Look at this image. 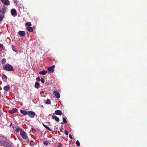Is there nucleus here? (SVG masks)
Masks as SVG:
<instances>
[{
    "mask_svg": "<svg viewBox=\"0 0 147 147\" xmlns=\"http://www.w3.org/2000/svg\"><path fill=\"white\" fill-rule=\"evenodd\" d=\"M20 113L24 115H28V116L30 118H34L36 113L33 111H27L24 110H21Z\"/></svg>",
    "mask_w": 147,
    "mask_h": 147,
    "instance_id": "obj_1",
    "label": "nucleus"
},
{
    "mask_svg": "<svg viewBox=\"0 0 147 147\" xmlns=\"http://www.w3.org/2000/svg\"><path fill=\"white\" fill-rule=\"evenodd\" d=\"M3 67L4 70L9 71L14 70L12 66L11 65L7 63H6L5 65H4Z\"/></svg>",
    "mask_w": 147,
    "mask_h": 147,
    "instance_id": "obj_2",
    "label": "nucleus"
},
{
    "mask_svg": "<svg viewBox=\"0 0 147 147\" xmlns=\"http://www.w3.org/2000/svg\"><path fill=\"white\" fill-rule=\"evenodd\" d=\"M20 134L23 139L26 140L28 139V137L27 136L26 133L24 131H21L20 132Z\"/></svg>",
    "mask_w": 147,
    "mask_h": 147,
    "instance_id": "obj_3",
    "label": "nucleus"
},
{
    "mask_svg": "<svg viewBox=\"0 0 147 147\" xmlns=\"http://www.w3.org/2000/svg\"><path fill=\"white\" fill-rule=\"evenodd\" d=\"M7 9V7H6L5 5H3V7L0 10V12L2 14H3L6 12Z\"/></svg>",
    "mask_w": 147,
    "mask_h": 147,
    "instance_id": "obj_4",
    "label": "nucleus"
},
{
    "mask_svg": "<svg viewBox=\"0 0 147 147\" xmlns=\"http://www.w3.org/2000/svg\"><path fill=\"white\" fill-rule=\"evenodd\" d=\"M49 123L46 122L44 123L43 124V125L47 129L51 131H52V129L50 128L49 127H48V126H49V125H48V124H49Z\"/></svg>",
    "mask_w": 147,
    "mask_h": 147,
    "instance_id": "obj_5",
    "label": "nucleus"
},
{
    "mask_svg": "<svg viewBox=\"0 0 147 147\" xmlns=\"http://www.w3.org/2000/svg\"><path fill=\"white\" fill-rule=\"evenodd\" d=\"M1 1L4 4V5L5 6H8L10 5L9 1L8 0H1Z\"/></svg>",
    "mask_w": 147,
    "mask_h": 147,
    "instance_id": "obj_6",
    "label": "nucleus"
},
{
    "mask_svg": "<svg viewBox=\"0 0 147 147\" xmlns=\"http://www.w3.org/2000/svg\"><path fill=\"white\" fill-rule=\"evenodd\" d=\"M11 15L13 16H16L17 14V12L16 10L15 9H12L11 10Z\"/></svg>",
    "mask_w": 147,
    "mask_h": 147,
    "instance_id": "obj_7",
    "label": "nucleus"
},
{
    "mask_svg": "<svg viewBox=\"0 0 147 147\" xmlns=\"http://www.w3.org/2000/svg\"><path fill=\"white\" fill-rule=\"evenodd\" d=\"M55 66L54 65H53L52 66L48 67V70L49 71L53 73L54 71V68L55 67Z\"/></svg>",
    "mask_w": 147,
    "mask_h": 147,
    "instance_id": "obj_8",
    "label": "nucleus"
},
{
    "mask_svg": "<svg viewBox=\"0 0 147 147\" xmlns=\"http://www.w3.org/2000/svg\"><path fill=\"white\" fill-rule=\"evenodd\" d=\"M54 94L55 96L58 98H59L60 96V95L59 93L57 91H54Z\"/></svg>",
    "mask_w": 147,
    "mask_h": 147,
    "instance_id": "obj_9",
    "label": "nucleus"
},
{
    "mask_svg": "<svg viewBox=\"0 0 147 147\" xmlns=\"http://www.w3.org/2000/svg\"><path fill=\"white\" fill-rule=\"evenodd\" d=\"M18 33L20 35L24 37L26 35L25 32L24 31H19L18 32Z\"/></svg>",
    "mask_w": 147,
    "mask_h": 147,
    "instance_id": "obj_10",
    "label": "nucleus"
},
{
    "mask_svg": "<svg viewBox=\"0 0 147 147\" xmlns=\"http://www.w3.org/2000/svg\"><path fill=\"white\" fill-rule=\"evenodd\" d=\"M18 111L17 109H14L11 110H9L8 112L11 114L13 113H14Z\"/></svg>",
    "mask_w": 147,
    "mask_h": 147,
    "instance_id": "obj_11",
    "label": "nucleus"
},
{
    "mask_svg": "<svg viewBox=\"0 0 147 147\" xmlns=\"http://www.w3.org/2000/svg\"><path fill=\"white\" fill-rule=\"evenodd\" d=\"M55 113L57 115H62V111L59 110H57L55 111Z\"/></svg>",
    "mask_w": 147,
    "mask_h": 147,
    "instance_id": "obj_12",
    "label": "nucleus"
},
{
    "mask_svg": "<svg viewBox=\"0 0 147 147\" xmlns=\"http://www.w3.org/2000/svg\"><path fill=\"white\" fill-rule=\"evenodd\" d=\"M47 73V71L45 70H43L42 71H40L39 72V73L40 75H45Z\"/></svg>",
    "mask_w": 147,
    "mask_h": 147,
    "instance_id": "obj_13",
    "label": "nucleus"
},
{
    "mask_svg": "<svg viewBox=\"0 0 147 147\" xmlns=\"http://www.w3.org/2000/svg\"><path fill=\"white\" fill-rule=\"evenodd\" d=\"M4 145L7 147H13L11 145L7 142H5Z\"/></svg>",
    "mask_w": 147,
    "mask_h": 147,
    "instance_id": "obj_14",
    "label": "nucleus"
},
{
    "mask_svg": "<svg viewBox=\"0 0 147 147\" xmlns=\"http://www.w3.org/2000/svg\"><path fill=\"white\" fill-rule=\"evenodd\" d=\"M34 87L36 88H38L40 87V85L39 82H36L35 83Z\"/></svg>",
    "mask_w": 147,
    "mask_h": 147,
    "instance_id": "obj_15",
    "label": "nucleus"
},
{
    "mask_svg": "<svg viewBox=\"0 0 147 147\" xmlns=\"http://www.w3.org/2000/svg\"><path fill=\"white\" fill-rule=\"evenodd\" d=\"M26 30L30 32H32L33 31L32 28L30 27H27L26 28Z\"/></svg>",
    "mask_w": 147,
    "mask_h": 147,
    "instance_id": "obj_16",
    "label": "nucleus"
},
{
    "mask_svg": "<svg viewBox=\"0 0 147 147\" xmlns=\"http://www.w3.org/2000/svg\"><path fill=\"white\" fill-rule=\"evenodd\" d=\"M3 89L5 91H7L10 89V87L9 86H6L4 87Z\"/></svg>",
    "mask_w": 147,
    "mask_h": 147,
    "instance_id": "obj_17",
    "label": "nucleus"
},
{
    "mask_svg": "<svg viewBox=\"0 0 147 147\" xmlns=\"http://www.w3.org/2000/svg\"><path fill=\"white\" fill-rule=\"evenodd\" d=\"M52 119H55V120L58 122L59 121V118L57 117H55L53 116H52Z\"/></svg>",
    "mask_w": 147,
    "mask_h": 147,
    "instance_id": "obj_18",
    "label": "nucleus"
},
{
    "mask_svg": "<svg viewBox=\"0 0 147 147\" xmlns=\"http://www.w3.org/2000/svg\"><path fill=\"white\" fill-rule=\"evenodd\" d=\"M2 77L3 80H5V81H6L7 79V77L5 74H3L2 76Z\"/></svg>",
    "mask_w": 147,
    "mask_h": 147,
    "instance_id": "obj_19",
    "label": "nucleus"
},
{
    "mask_svg": "<svg viewBox=\"0 0 147 147\" xmlns=\"http://www.w3.org/2000/svg\"><path fill=\"white\" fill-rule=\"evenodd\" d=\"M21 131L23 130L20 127H17L16 128V131H17V132H18L19 131H20V132Z\"/></svg>",
    "mask_w": 147,
    "mask_h": 147,
    "instance_id": "obj_20",
    "label": "nucleus"
},
{
    "mask_svg": "<svg viewBox=\"0 0 147 147\" xmlns=\"http://www.w3.org/2000/svg\"><path fill=\"white\" fill-rule=\"evenodd\" d=\"M31 25V24L30 22H27L25 24V26H28V27H30Z\"/></svg>",
    "mask_w": 147,
    "mask_h": 147,
    "instance_id": "obj_21",
    "label": "nucleus"
},
{
    "mask_svg": "<svg viewBox=\"0 0 147 147\" xmlns=\"http://www.w3.org/2000/svg\"><path fill=\"white\" fill-rule=\"evenodd\" d=\"M4 15L3 14H1L0 15V21L1 22L3 18L4 17Z\"/></svg>",
    "mask_w": 147,
    "mask_h": 147,
    "instance_id": "obj_22",
    "label": "nucleus"
},
{
    "mask_svg": "<svg viewBox=\"0 0 147 147\" xmlns=\"http://www.w3.org/2000/svg\"><path fill=\"white\" fill-rule=\"evenodd\" d=\"M45 103L47 104H51L50 100L49 99H47L45 102Z\"/></svg>",
    "mask_w": 147,
    "mask_h": 147,
    "instance_id": "obj_23",
    "label": "nucleus"
},
{
    "mask_svg": "<svg viewBox=\"0 0 147 147\" xmlns=\"http://www.w3.org/2000/svg\"><path fill=\"white\" fill-rule=\"evenodd\" d=\"M12 48L13 51L16 52L17 51V50L16 49L15 47L12 45Z\"/></svg>",
    "mask_w": 147,
    "mask_h": 147,
    "instance_id": "obj_24",
    "label": "nucleus"
},
{
    "mask_svg": "<svg viewBox=\"0 0 147 147\" xmlns=\"http://www.w3.org/2000/svg\"><path fill=\"white\" fill-rule=\"evenodd\" d=\"M63 123L66 124L67 123V121L66 120V119L65 118H63Z\"/></svg>",
    "mask_w": 147,
    "mask_h": 147,
    "instance_id": "obj_25",
    "label": "nucleus"
},
{
    "mask_svg": "<svg viewBox=\"0 0 147 147\" xmlns=\"http://www.w3.org/2000/svg\"><path fill=\"white\" fill-rule=\"evenodd\" d=\"M76 145L78 146H80V143L78 140H77L76 141Z\"/></svg>",
    "mask_w": 147,
    "mask_h": 147,
    "instance_id": "obj_26",
    "label": "nucleus"
},
{
    "mask_svg": "<svg viewBox=\"0 0 147 147\" xmlns=\"http://www.w3.org/2000/svg\"><path fill=\"white\" fill-rule=\"evenodd\" d=\"M6 62V59H3L1 60V63L3 64H4Z\"/></svg>",
    "mask_w": 147,
    "mask_h": 147,
    "instance_id": "obj_27",
    "label": "nucleus"
},
{
    "mask_svg": "<svg viewBox=\"0 0 147 147\" xmlns=\"http://www.w3.org/2000/svg\"><path fill=\"white\" fill-rule=\"evenodd\" d=\"M30 145L31 146H34V143L32 141L30 142Z\"/></svg>",
    "mask_w": 147,
    "mask_h": 147,
    "instance_id": "obj_28",
    "label": "nucleus"
},
{
    "mask_svg": "<svg viewBox=\"0 0 147 147\" xmlns=\"http://www.w3.org/2000/svg\"><path fill=\"white\" fill-rule=\"evenodd\" d=\"M43 144L45 145H46V146H48L49 145L48 143V142H46V141H45V142H44L43 143Z\"/></svg>",
    "mask_w": 147,
    "mask_h": 147,
    "instance_id": "obj_29",
    "label": "nucleus"
},
{
    "mask_svg": "<svg viewBox=\"0 0 147 147\" xmlns=\"http://www.w3.org/2000/svg\"><path fill=\"white\" fill-rule=\"evenodd\" d=\"M62 146V144L61 143H59L58 144V145L57 147H61Z\"/></svg>",
    "mask_w": 147,
    "mask_h": 147,
    "instance_id": "obj_30",
    "label": "nucleus"
},
{
    "mask_svg": "<svg viewBox=\"0 0 147 147\" xmlns=\"http://www.w3.org/2000/svg\"><path fill=\"white\" fill-rule=\"evenodd\" d=\"M64 133H65V134L66 135H68V131L67 130H65Z\"/></svg>",
    "mask_w": 147,
    "mask_h": 147,
    "instance_id": "obj_31",
    "label": "nucleus"
},
{
    "mask_svg": "<svg viewBox=\"0 0 147 147\" xmlns=\"http://www.w3.org/2000/svg\"><path fill=\"white\" fill-rule=\"evenodd\" d=\"M40 80L41 82L43 83H44L45 81L44 79L43 78H41L40 79Z\"/></svg>",
    "mask_w": 147,
    "mask_h": 147,
    "instance_id": "obj_32",
    "label": "nucleus"
},
{
    "mask_svg": "<svg viewBox=\"0 0 147 147\" xmlns=\"http://www.w3.org/2000/svg\"><path fill=\"white\" fill-rule=\"evenodd\" d=\"M36 80H37L38 81H40V78L39 77H37L36 79Z\"/></svg>",
    "mask_w": 147,
    "mask_h": 147,
    "instance_id": "obj_33",
    "label": "nucleus"
},
{
    "mask_svg": "<svg viewBox=\"0 0 147 147\" xmlns=\"http://www.w3.org/2000/svg\"><path fill=\"white\" fill-rule=\"evenodd\" d=\"M60 131L62 132H63V127H61L59 128Z\"/></svg>",
    "mask_w": 147,
    "mask_h": 147,
    "instance_id": "obj_34",
    "label": "nucleus"
},
{
    "mask_svg": "<svg viewBox=\"0 0 147 147\" xmlns=\"http://www.w3.org/2000/svg\"><path fill=\"white\" fill-rule=\"evenodd\" d=\"M69 138L71 139H72L73 138L71 134H69Z\"/></svg>",
    "mask_w": 147,
    "mask_h": 147,
    "instance_id": "obj_35",
    "label": "nucleus"
},
{
    "mask_svg": "<svg viewBox=\"0 0 147 147\" xmlns=\"http://www.w3.org/2000/svg\"><path fill=\"white\" fill-rule=\"evenodd\" d=\"M36 129H33V128H32V132H36Z\"/></svg>",
    "mask_w": 147,
    "mask_h": 147,
    "instance_id": "obj_36",
    "label": "nucleus"
},
{
    "mask_svg": "<svg viewBox=\"0 0 147 147\" xmlns=\"http://www.w3.org/2000/svg\"><path fill=\"white\" fill-rule=\"evenodd\" d=\"M3 45L2 44H0V47L3 48Z\"/></svg>",
    "mask_w": 147,
    "mask_h": 147,
    "instance_id": "obj_37",
    "label": "nucleus"
},
{
    "mask_svg": "<svg viewBox=\"0 0 147 147\" xmlns=\"http://www.w3.org/2000/svg\"><path fill=\"white\" fill-rule=\"evenodd\" d=\"M14 3H16V4H17V0H14Z\"/></svg>",
    "mask_w": 147,
    "mask_h": 147,
    "instance_id": "obj_38",
    "label": "nucleus"
},
{
    "mask_svg": "<svg viewBox=\"0 0 147 147\" xmlns=\"http://www.w3.org/2000/svg\"><path fill=\"white\" fill-rule=\"evenodd\" d=\"M44 91H41L40 92V94H43L44 93Z\"/></svg>",
    "mask_w": 147,
    "mask_h": 147,
    "instance_id": "obj_39",
    "label": "nucleus"
},
{
    "mask_svg": "<svg viewBox=\"0 0 147 147\" xmlns=\"http://www.w3.org/2000/svg\"><path fill=\"white\" fill-rule=\"evenodd\" d=\"M29 140H28L27 143H29Z\"/></svg>",
    "mask_w": 147,
    "mask_h": 147,
    "instance_id": "obj_40",
    "label": "nucleus"
},
{
    "mask_svg": "<svg viewBox=\"0 0 147 147\" xmlns=\"http://www.w3.org/2000/svg\"><path fill=\"white\" fill-rule=\"evenodd\" d=\"M1 96V94L0 93V97Z\"/></svg>",
    "mask_w": 147,
    "mask_h": 147,
    "instance_id": "obj_41",
    "label": "nucleus"
},
{
    "mask_svg": "<svg viewBox=\"0 0 147 147\" xmlns=\"http://www.w3.org/2000/svg\"><path fill=\"white\" fill-rule=\"evenodd\" d=\"M61 124H63V123H61Z\"/></svg>",
    "mask_w": 147,
    "mask_h": 147,
    "instance_id": "obj_42",
    "label": "nucleus"
},
{
    "mask_svg": "<svg viewBox=\"0 0 147 147\" xmlns=\"http://www.w3.org/2000/svg\"><path fill=\"white\" fill-rule=\"evenodd\" d=\"M13 128H14V126H13Z\"/></svg>",
    "mask_w": 147,
    "mask_h": 147,
    "instance_id": "obj_43",
    "label": "nucleus"
},
{
    "mask_svg": "<svg viewBox=\"0 0 147 147\" xmlns=\"http://www.w3.org/2000/svg\"><path fill=\"white\" fill-rule=\"evenodd\" d=\"M1 34V32H0V34Z\"/></svg>",
    "mask_w": 147,
    "mask_h": 147,
    "instance_id": "obj_44",
    "label": "nucleus"
},
{
    "mask_svg": "<svg viewBox=\"0 0 147 147\" xmlns=\"http://www.w3.org/2000/svg\"><path fill=\"white\" fill-rule=\"evenodd\" d=\"M11 124H12V123H11ZM11 126V125H10V126Z\"/></svg>",
    "mask_w": 147,
    "mask_h": 147,
    "instance_id": "obj_45",
    "label": "nucleus"
}]
</instances>
